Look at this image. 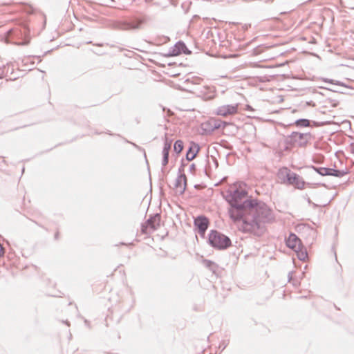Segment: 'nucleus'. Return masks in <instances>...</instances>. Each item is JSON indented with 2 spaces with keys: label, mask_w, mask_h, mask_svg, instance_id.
Returning <instances> with one entry per match:
<instances>
[{
  "label": "nucleus",
  "mask_w": 354,
  "mask_h": 354,
  "mask_svg": "<svg viewBox=\"0 0 354 354\" xmlns=\"http://www.w3.org/2000/svg\"><path fill=\"white\" fill-rule=\"evenodd\" d=\"M225 198L231 205L230 218L241 221L239 227L244 232L260 236L266 232L265 225L274 220L268 205L261 201L248 199V193L244 189L230 187Z\"/></svg>",
  "instance_id": "nucleus-1"
},
{
  "label": "nucleus",
  "mask_w": 354,
  "mask_h": 354,
  "mask_svg": "<svg viewBox=\"0 0 354 354\" xmlns=\"http://www.w3.org/2000/svg\"><path fill=\"white\" fill-rule=\"evenodd\" d=\"M208 240L212 247L218 250H225L231 245L230 238L216 230L210 232Z\"/></svg>",
  "instance_id": "nucleus-2"
},
{
  "label": "nucleus",
  "mask_w": 354,
  "mask_h": 354,
  "mask_svg": "<svg viewBox=\"0 0 354 354\" xmlns=\"http://www.w3.org/2000/svg\"><path fill=\"white\" fill-rule=\"evenodd\" d=\"M311 138L312 136L310 133L292 132L290 136V142L298 147L306 146Z\"/></svg>",
  "instance_id": "nucleus-3"
},
{
  "label": "nucleus",
  "mask_w": 354,
  "mask_h": 354,
  "mask_svg": "<svg viewBox=\"0 0 354 354\" xmlns=\"http://www.w3.org/2000/svg\"><path fill=\"white\" fill-rule=\"evenodd\" d=\"M161 216L159 214H156L153 216H151L145 224L142 225V232L144 234H148L151 232L149 231L150 229L152 232L156 230L160 225Z\"/></svg>",
  "instance_id": "nucleus-4"
},
{
  "label": "nucleus",
  "mask_w": 354,
  "mask_h": 354,
  "mask_svg": "<svg viewBox=\"0 0 354 354\" xmlns=\"http://www.w3.org/2000/svg\"><path fill=\"white\" fill-rule=\"evenodd\" d=\"M238 111V104H227L218 106L216 113L218 115L228 116L236 113Z\"/></svg>",
  "instance_id": "nucleus-5"
},
{
  "label": "nucleus",
  "mask_w": 354,
  "mask_h": 354,
  "mask_svg": "<svg viewBox=\"0 0 354 354\" xmlns=\"http://www.w3.org/2000/svg\"><path fill=\"white\" fill-rule=\"evenodd\" d=\"M194 225L197 227L201 235H203L209 225L208 218L204 216H199L194 219Z\"/></svg>",
  "instance_id": "nucleus-6"
},
{
  "label": "nucleus",
  "mask_w": 354,
  "mask_h": 354,
  "mask_svg": "<svg viewBox=\"0 0 354 354\" xmlns=\"http://www.w3.org/2000/svg\"><path fill=\"white\" fill-rule=\"evenodd\" d=\"M186 187L187 177L185 174H181L176 179V182L174 184L176 192L180 195L183 194L186 189Z\"/></svg>",
  "instance_id": "nucleus-7"
},
{
  "label": "nucleus",
  "mask_w": 354,
  "mask_h": 354,
  "mask_svg": "<svg viewBox=\"0 0 354 354\" xmlns=\"http://www.w3.org/2000/svg\"><path fill=\"white\" fill-rule=\"evenodd\" d=\"M286 245L295 252H298L302 246L301 240L295 234H290L289 235L286 240Z\"/></svg>",
  "instance_id": "nucleus-8"
},
{
  "label": "nucleus",
  "mask_w": 354,
  "mask_h": 354,
  "mask_svg": "<svg viewBox=\"0 0 354 354\" xmlns=\"http://www.w3.org/2000/svg\"><path fill=\"white\" fill-rule=\"evenodd\" d=\"M288 184L293 185L297 189H302L304 188L305 182L300 176L292 171L291 176L288 178Z\"/></svg>",
  "instance_id": "nucleus-9"
},
{
  "label": "nucleus",
  "mask_w": 354,
  "mask_h": 354,
  "mask_svg": "<svg viewBox=\"0 0 354 354\" xmlns=\"http://www.w3.org/2000/svg\"><path fill=\"white\" fill-rule=\"evenodd\" d=\"M144 23V19H134L124 23L122 28L124 30H133L139 29L141 28L142 24Z\"/></svg>",
  "instance_id": "nucleus-10"
},
{
  "label": "nucleus",
  "mask_w": 354,
  "mask_h": 354,
  "mask_svg": "<svg viewBox=\"0 0 354 354\" xmlns=\"http://www.w3.org/2000/svg\"><path fill=\"white\" fill-rule=\"evenodd\" d=\"M172 140H169L167 138H165L164 147L162 149V165L166 166L169 161V152L171 149Z\"/></svg>",
  "instance_id": "nucleus-11"
},
{
  "label": "nucleus",
  "mask_w": 354,
  "mask_h": 354,
  "mask_svg": "<svg viewBox=\"0 0 354 354\" xmlns=\"http://www.w3.org/2000/svg\"><path fill=\"white\" fill-rule=\"evenodd\" d=\"M292 172L288 168L282 167L279 170L277 177L281 183L288 184V178L291 176Z\"/></svg>",
  "instance_id": "nucleus-12"
},
{
  "label": "nucleus",
  "mask_w": 354,
  "mask_h": 354,
  "mask_svg": "<svg viewBox=\"0 0 354 354\" xmlns=\"http://www.w3.org/2000/svg\"><path fill=\"white\" fill-rule=\"evenodd\" d=\"M199 150L198 145H194V147H189V150L186 154V158L187 160H192L196 156L198 151Z\"/></svg>",
  "instance_id": "nucleus-13"
},
{
  "label": "nucleus",
  "mask_w": 354,
  "mask_h": 354,
  "mask_svg": "<svg viewBox=\"0 0 354 354\" xmlns=\"http://www.w3.org/2000/svg\"><path fill=\"white\" fill-rule=\"evenodd\" d=\"M328 172L327 176H333L335 177H342L346 174V172L343 170H337L332 168H328Z\"/></svg>",
  "instance_id": "nucleus-14"
},
{
  "label": "nucleus",
  "mask_w": 354,
  "mask_h": 354,
  "mask_svg": "<svg viewBox=\"0 0 354 354\" xmlns=\"http://www.w3.org/2000/svg\"><path fill=\"white\" fill-rule=\"evenodd\" d=\"M186 48V46L183 42L179 41L178 42L173 50V55H177L180 54L181 52L184 51V49Z\"/></svg>",
  "instance_id": "nucleus-15"
},
{
  "label": "nucleus",
  "mask_w": 354,
  "mask_h": 354,
  "mask_svg": "<svg viewBox=\"0 0 354 354\" xmlns=\"http://www.w3.org/2000/svg\"><path fill=\"white\" fill-rule=\"evenodd\" d=\"M211 125L213 129H218L224 128L226 126V122L218 120H213L211 121Z\"/></svg>",
  "instance_id": "nucleus-16"
},
{
  "label": "nucleus",
  "mask_w": 354,
  "mask_h": 354,
  "mask_svg": "<svg viewBox=\"0 0 354 354\" xmlns=\"http://www.w3.org/2000/svg\"><path fill=\"white\" fill-rule=\"evenodd\" d=\"M297 127H306L310 125V121L307 119H299L295 122Z\"/></svg>",
  "instance_id": "nucleus-17"
},
{
  "label": "nucleus",
  "mask_w": 354,
  "mask_h": 354,
  "mask_svg": "<svg viewBox=\"0 0 354 354\" xmlns=\"http://www.w3.org/2000/svg\"><path fill=\"white\" fill-rule=\"evenodd\" d=\"M312 168L316 171L321 176H327V174H328V168L326 167H316L314 166H312Z\"/></svg>",
  "instance_id": "nucleus-18"
},
{
  "label": "nucleus",
  "mask_w": 354,
  "mask_h": 354,
  "mask_svg": "<svg viewBox=\"0 0 354 354\" xmlns=\"http://www.w3.org/2000/svg\"><path fill=\"white\" fill-rule=\"evenodd\" d=\"M174 151L177 153H179L180 152H181L183 149V142L181 140H176L174 143Z\"/></svg>",
  "instance_id": "nucleus-19"
},
{
  "label": "nucleus",
  "mask_w": 354,
  "mask_h": 354,
  "mask_svg": "<svg viewBox=\"0 0 354 354\" xmlns=\"http://www.w3.org/2000/svg\"><path fill=\"white\" fill-rule=\"evenodd\" d=\"M297 253L298 258L301 261H305L306 259L308 257L307 252L305 251L304 252L302 250V246L301 247L300 250H298V252H296Z\"/></svg>",
  "instance_id": "nucleus-20"
},
{
  "label": "nucleus",
  "mask_w": 354,
  "mask_h": 354,
  "mask_svg": "<svg viewBox=\"0 0 354 354\" xmlns=\"http://www.w3.org/2000/svg\"><path fill=\"white\" fill-rule=\"evenodd\" d=\"M215 96V93L214 91H210L209 94L205 95L204 99L205 100L213 99Z\"/></svg>",
  "instance_id": "nucleus-21"
},
{
  "label": "nucleus",
  "mask_w": 354,
  "mask_h": 354,
  "mask_svg": "<svg viewBox=\"0 0 354 354\" xmlns=\"http://www.w3.org/2000/svg\"><path fill=\"white\" fill-rule=\"evenodd\" d=\"M203 263L205 266V267L209 269H212V266L214 265V263L209 260H204Z\"/></svg>",
  "instance_id": "nucleus-22"
},
{
  "label": "nucleus",
  "mask_w": 354,
  "mask_h": 354,
  "mask_svg": "<svg viewBox=\"0 0 354 354\" xmlns=\"http://www.w3.org/2000/svg\"><path fill=\"white\" fill-rule=\"evenodd\" d=\"M196 169V166L194 164H192L190 166H189V170L190 171H194Z\"/></svg>",
  "instance_id": "nucleus-23"
},
{
  "label": "nucleus",
  "mask_w": 354,
  "mask_h": 354,
  "mask_svg": "<svg viewBox=\"0 0 354 354\" xmlns=\"http://www.w3.org/2000/svg\"><path fill=\"white\" fill-rule=\"evenodd\" d=\"M3 254V248L2 247V245L0 244V257L2 256Z\"/></svg>",
  "instance_id": "nucleus-24"
},
{
  "label": "nucleus",
  "mask_w": 354,
  "mask_h": 354,
  "mask_svg": "<svg viewBox=\"0 0 354 354\" xmlns=\"http://www.w3.org/2000/svg\"><path fill=\"white\" fill-rule=\"evenodd\" d=\"M336 84L341 85V86H344V84L340 83L339 82H337Z\"/></svg>",
  "instance_id": "nucleus-25"
},
{
  "label": "nucleus",
  "mask_w": 354,
  "mask_h": 354,
  "mask_svg": "<svg viewBox=\"0 0 354 354\" xmlns=\"http://www.w3.org/2000/svg\"><path fill=\"white\" fill-rule=\"evenodd\" d=\"M28 41H26V42H23L21 44L22 45H26V44H28Z\"/></svg>",
  "instance_id": "nucleus-26"
}]
</instances>
